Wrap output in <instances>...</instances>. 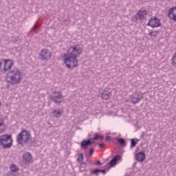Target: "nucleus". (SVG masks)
<instances>
[{"instance_id":"1","label":"nucleus","mask_w":176,"mask_h":176,"mask_svg":"<svg viewBox=\"0 0 176 176\" xmlns=\"http://www.w3.org/2000/svg\"><path fill=\"white\" fill-rule=\"evenodd\" d=\"M81 53L82 49L78 46L70 47L67 50V53L63 55L64 63L66 67L69 69L76 68L78 65L76 58L79 57Z\"/></svg>"},{"instance_id":"2","label":"nucleus","mask_w":176,"mask_h":176,"mask_svg":"<svg viewBox=\"0 0 176 176\" xmlns=\"http://www.w3.org/2000/svg\"><path fill=\"white\" fill-rule=\"evenodd\" d=\"M23 74L19 69L15 68L10 70L6 76V80L12 85H17L21 82Z\"/></svg>"},{"instance_id":"3","label":"nucleus","mask_w":176,"mask_h":176,"mask_svg":"<svg viewBox=\"0 0 176 176\" xmlns=\"http://www.w3.org/2000/svg\"><path fill=\"white\" fill-rule=\"evenodd\" d=\"M31 140V134L30 132L23 130L17 136L18 144H27Z\"/></svg>"},{"instance_id":"4","label":"nucleus","mask_w":176,"mask_h":176,"mask_svg":"<svg viewBox=\"0 0 176 176\" xmlns=\"http://www.w3.org/2000/svg\"><path fill=\"white\" fill-rule=\"evenodd\" d=\"M0 142L4 148H10L12 146V136L9 135H3L1 136Z\"/></svg>"},{"instance_id":"5","label":"nucleus","mask_w":176,"mask_h":176,"mask_svg":"<svg viewBox=\"0 0 176 176\" xmlns=\"http://www.w3.org/2000/svg\"><path fill=\"white\" fill-rule=\"evenodd\" d=\"M13 60L3 59L0 60V68L2 69V65H3L4 71H9L13 67Z\"/></svg>"},{"instance_id":"6","label":"nucleus","mask_w":176,"mask_h":176,"mask_svg":"<svg viewBox=\"0 0 176 176\" xmlns=\"http://www.w3.org/2000/svg\"><path fill=\"white\" fill-rule=\"evenodd\" d=\"M40 57L41 60H50L52 57V52L46 48L43 49L40 52Z\"/></svg>"},{"instance_id":"7","label":"nucleus","mask_w":176,"mask_h":176,"mask_svg":"<svg viewBox=\"0 0 176 176\" xmlns=\"http://www.w3.org/2000/svg\"><path fill=\"white\" fill-rule=\"evenodd\" d=\"M147 25L151 27L152 28L160 27V20L156 17H152L148 21Z\"/></svg>"},{"instance_id":"8","label":"nucleus","mask_w":176,"mask_h":176,"mask_svg":"<svg viewBox=\"0 0 176 176\" xmlns=\"http://www.w3.org/2000/svg\"><path fill=\"white\" fill-rule=\"evenodd\" d=\"M146 16H148V12L146 10L141 9L138 12L136 19H139V20L142 21V20H145V19H146Z\"/></svg>"},{"instance_id":"9","label":"nucleus","mask_w":176,"mask_h":176,"mask_svg":"<svg viewBox=\"0 0 176 176\" xmlns=\"http://www.w3.org/2000/svg\"><path fill=\"white\" fill-rule=\"evenodd\" d=\"M168 17L172 21H175L176 23V7H173L168 10Z\"/></svg>"},{"instance_id":"10","label":"nucleus","mask_w":176,"mask_h":176,"mask_svg":"<svg viewBox=\"0 0 176 176\" xmlns=\"http://www.w3.org/2000/svg\"><path fill=\"white\" fill-rule=\"evenodd\" d=\"M23 160L25 162V164H31L32 163V155L29 153H25L23 155Z\"/></svg>"},{"instance_id":"11","label":"nucleus","mask_w":176,"mask_h":176,"mask_svg":"<svg viewBox=\"0 0 176 176\" xmlns=\"http://www.w3.org/2000/svg\"><path fill=\"white\" fill-rule=\"evenodd\" d=\"M54 101L56 104H60L63 101V94L61 92H54Z\"/></svg>"},{"instance_id":"12","label":"nucleus","mask_w":176,"mask_h":176,"mask_svg":"<svg viewBox=\"0 0 176 176\" xmlns=\"http://www.w3.org/2000/svg\"><path fill=\"white\" fill-rule=\"evenodd\" d=\"M120 159L121 157L120 155H116L109 162L107 166H109V167H113V166H115Z\"/></svg>"},{"instance_id":"13","label":"nucleus","mask_w":176,"mask_h":176,"mask_svg":"<svg viewBox=\"0 0 176 176\" xmlns=\"http://www.w3.org/2000/svg\"><path fill=\"white\" fill-rule=\"evenodd\" d=\"M140 101H141V98H140V96L138 95V94L135 93L132 95L131 102H133V104H138V102H140Z\"/></svg>"},{"instance_id":"14","label":"nucleus","mask_w":176,"mask_h":176,"mask_svg":"<svg viewBox=\"0 0 176 176\" xmlns=\"http://www.w3.org/2000/svg\"><path fill=\"white\" fill-rule=\"evenodd\" d=\"M135 157L138 162H144L145 160V153L141 151L136 154Z\"/></svg>"},{"instance_id":"15","label":"nucleus","mask_w":176,"mask_h":176,"mask_svg":"<svg viewBox=\"0 0 176 176\" xmlns=\"http://www.w3.org/2000/svg\"><path fill=\"white\" fill-rule=\"evenodd\" d=\"M111 96H112V92L108 91L107 89H105L101 94V97L103 100H109Z\"/></svg>"},{"instance_id":"16","label":"nucleus","mask_w":176,"mask_h":176,"mask_svg":"<svg viewBox=\"0 0 176 176\" xmlns=\"http://www.w3.org/2000/svg\"><path fill=\"white\" fill-rule=\"evenodd\" d=\"M91 144H92V142L90 139H89L88 140H84L81 142V148L82 149H87V146H90V145H91Z\"/></svg>"},{"instance_id":"17","label":"nucleus","mask_w":176,"mask_h":176,"mask_svg":"<svg viewBox=\"0 0 176 176\" xmlns=\"http://www.w3.org/2000/svg\"><path fill=\"white\" fill-rule=\"evenodd\" d=\"M96 140H100V141H102L104 140V136L102 135L95 133L94 140L96 141Z\"/></svg>"},{"instance_id":"18","label":"nucleus","mask_w":176,"mask_h":176,"mask_svg":"<svg viewBox=\"0 0 176 176\" xmlns=\"http://www.w3.org/2000/svg\"><path fill=\"white\" fill-rule=\"evenodd\" d=\"M138 144V139H131V146L132 148H134V146H135V145Z\"/></svg>"},{"instance_id":"19","label":"nucleus","mask_w":176,"mask_h":176,"mask_svg":"<svg viewBox=\"0 0 176 176\" xmlns=\"http://www.w3.org/2000/svg\"><path fill=\"white\" fill-rule=\"evenodd\" d=\"M10 170L12 173H16L19 171V167H17V166L15 164H12L10 166Z\"/></svg>"},{"instance_id":"20","label":"nucleus","mask_w":176,"mask_h":176,"mask_svg":"<svg viewBox=\"0 0 176 176\" xmlns=\"http://www.w3.org/2000/svg\"><path fill=\"white\" fill-rule=\"evenodd\" d=\"M53 116H55V118H60V116H61V111H54Z\"/></svg>"},{"instance_id":"21","label":"nucleus","mask_w":176,"mask_h":176,"mask_svg":"<svg viewBox=\"0 0 176 176\" xmlns=\"http://www.w3.org/2000/svg\"><path fill=\"white\" fill-rule=\"evenodd\" d=\"M100 171H104V170H100V169H92L90 171V173H91V174L94 175V174H98V173H100Z\"/></svg>"},{"instance_id":"22","label":"nucleus","mask_w":176,"mask_h":176,"mask_svg":"<svg viewBox=\"0 0 176 176\" xmlns=\"http://www.w3.org/2000/svg\"><path fill=\"white\" fill-rule=\"evenodd\" d=\"M5 130V124H3V122H0V133H2Z\"/></svg>"},{"instance_id":"23","label":"nucleus","mask_w":176,"mask_h":176,"mask_svg":"<svg viewBox=\"0 0 176 176\" xmlns=\"http://www.w3.org/2000/svg\"><path fill=\"white\" fill-rule=\"evenodd\" d=\"M77 162L78 163H80L82 162H83V154L80 153V155L78 156V157L77 158Z\"/></svg>"},{"instance_id":"24","label":"nucleus","mask_w":176,"mask_h":176,"mask_svg":"<svg viewBox=\"0 0 176 176\" xmlns=\"http://www.w3.org/2000/svg\"><path fill=\"white\" fill-rule=\"evenodd\" d=\"M157 34H159V32L154 30V31H151L149 33L150 36H156L157 35Z\"/></svg>"},{"instance_id":"25","label":"nucleus","mask_w":176,"mask_h":176,"mask_svg":"<svg viewBox=\"0 0 176 176\" xmlns=\"http://www.w3.org/2000/svg\"><path fill=\"white\" fill-rule=\"evenodd\" d=\"M118 141L120 145H124V144L126 143L124 139H118Z\"/></svg>"},{"instance_id":"26","label":"nucleus","mask_w":176,"mask_h":176,"mask_svg":"<svg viewBox=\"0 0 176 176\" xmlns=\"http://www.w3.org/2000/svg\"><path fill=\"white\" fill-rule=\"evenodd\" d=\"M80 166H81V167L86 168V166H87V165L86 164L85 162H80Z\"/></svg>"},{"instance_id":"27","label":"nucleus","mask_w":176,"mask_h":176,"mask_svg":"<svg viewBox=\"0 0 176 176\" xmlns=\"http://www.w3.org/2000/svg\"><path fill=\"white\" fill-rule=\"evenodd\" d=\"M99 148H100V149H102V148H104V146H105V144H104V143L100 144L98 145Z\"/></svg>"},{"instance_id":"28","label":"nucleus","mask_w":176,"mask_h":176,"mask_svg":"<svg viewBox=\"0 0 176 176\" xmlns=\"http://www.w3.org/2000/svg\"><path fill=\"white\" fill-rule=\"evenodd\" d=\"M94 152V150L93 148H91L90 151H89V155L91 156V155H93Z\"/></svg>"},{"instance_id":"29","label":"nucleus","mask_w":176,"mask_h":176,"mask_svg":"<svg viewBox=\"0 0 176 176\" xmlns=\"http://www.w3.org/2000/svg\"><path fill=\"white\" fill-rule=\"evenodd\" d=\"M99 173H103V174H105V170H100V171H99Z\"/></svg>"},{"instance_id":"30","label":"nucleus","mask_w":176,"mask_h":176,"mask_svg":"<svg viewBox=\"0 0 176 176\" xmlns=\"http://www.w3.org/2000/svg\"><path fill=\"white\" fill-rule=\"evenodd\" d=\"M96 164H98V166H100V164H101V162L100 161H97Z\"/></svg>"},{"instance_id":"31","label":"nucleus","mask_w":176,"mask_h":176,"mask_svg":"<svg viewBox=\"0 0 176 176\" xmlns=\"http://www.w3.org/2000/svg\"><path fill=\"white\" fill-rule=\"evenodd\" d=\"M106 140H109V137H107Z\"/></svg>"},{"instance_id":"32","label":"nucleus","mask_w":176,"mask_h":176,"mask_svg":"<svg viewBox=\"0 0 176 176\" xmlns=\"http://www.w3.org/2000/svg\"><path fill=\"white\" fill-rule=\"evenodd\" d=\"M1 102H0V108H1Z\"/></svg>"}]
</instances>
